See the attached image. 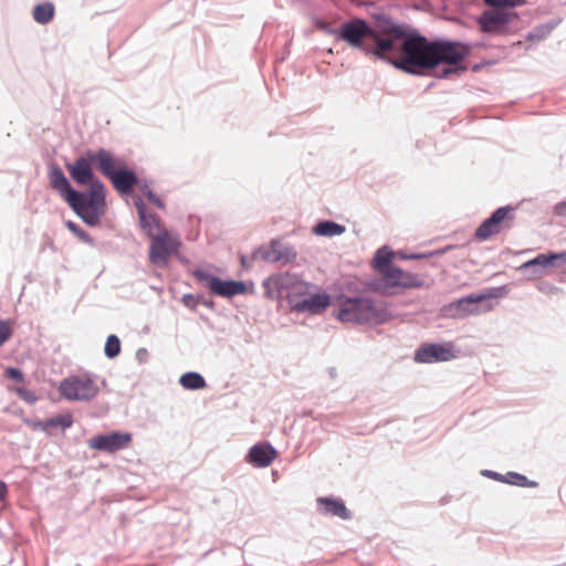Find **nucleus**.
Returning <instances> with one entry per match:
<instances>
[{
  "mask_svg": "<svg viewBox=\"0 0 566 566\" xmlns=\"http://www.w3.org/2000/svg\"><path fill=\"white\" fill-rule=\"evenodd\" d=\"M311 292H312V290L307 291L306 293H302V294H297V295H287V298H285V300L287 301V305H289L291 312L295 311V303L296 302H302V298L307 297V295Z\"/></svg>",
  "mask_w": 566,
  "mask_h": 566,
  "instance_id": "obj_48",
  "label": "nucleus"
},
{
  "mask_svg": "<svg viewBox=\"0 0 566 566\" xmlns=\"http://www.w3.org/2000/svg\"><path fill=\"white\" fill-rule=\"evenodd\" d=\"M563 265H566V251L541 253L523 263L520 270L524 274L530 273L532 276H539L545 268H560Z\"/></svg>",
  "mask_w": 566,
  "mask_h": 566,
  "instance_id": "obj_16",
  "label": "nucleus"
},
{
  "mask_svg": "<svg viewBox=\"0 0 566 566\" xmlns=\"http://www.w3.org/2000/svg\"><path fill=\"white\" fill-rule=\"evenodd\" d=\"M10 390L29 405H34L39 399L34 391L23 386L11 387Z\"/></svg>",
  "mask_w": 566,
  "mask_h": 566,
  "instance_id": "obj_42",
  "label": "nucleus"
},
{
  "mask_svg": "<svg viewBox=\"0 0 566 566\" xmlns=\"http://www.w3.org/2000/svg\"><path fill=\"white\" fill-rule=\"evenodd\" d=\"M504 289L505 286L492 287L488 292L472 293L444 304L440 308V316L443 318L461 319L469 315L488 312L492 308L488 301L501 297Z\"/></svg>",
  "mask_w": 566,
  "mask_h": 566,
  "instance_id": "obj_4",
  "label": "nucleus"
},
{
  "mask_svg": "<svg viewBox=\"0 0 566 566\" xmlns=\"http://www.w3.org/2000/svg\"><path fill=\"white\" fill-rule=\"evenodd\" d=\"M191 275L209 291L218 296L231 298L248 293V285L244 281L223 280L202 269H195Z\"/></svg>",
  "mask_w": 566,
  "mask_h": 566,
  "instance_id": "obj_8",
  "label": "nucleus"
},
{
  "mask_svg": "<svg viewBox=\"0 0 566 566\" xmlns=\"http://www.w3.org/2000/svg\"><path fill=\"white\" fill-rule=\"evenodd\" d=\"M558 23V20H551L546 23L538 24L527 32L525 40L532 43H538L546 39Z\"/></svg>",
  "mask_w": 566,
  "mask_h": 566,
  "instance_id": "obj_26",
  "label": "nucleus"
},
{
  "mask_svg": "<svg viewBox=\"0 0 566 566\" xmlns=\"http://www.w3.org/2000/svg\"><path fill=\"white\" fill-rule=\"evenodd\" d=\"M444 65L446 66H443L440 70H437V69L434 70L436 76L438 78H448L452 74H459V73L467 71L465 65H453V64H444Z\"/></svg>",
  "mask_w": 566,
  "mask_h": 566,
  "instance_id": "obj_44",
  "label": "nucleus"
},
{
  "mask_svg": "<svg viewBox=\"0 0 566 566\" xmlns=\"http://www.w3.org/2000/svg\"><path fill=\"white\" fill-rule=\"evenodd\" d=\"M65 227L76 237L78 238L81 241L90 244V245H95V240L94 238L85 230H83L77 223H75L74 221H66L65 222Z\"/></svg>",
  "mask_w": 566,
  "mask_h": 566,
  "instance_id": "obj_36",
  "label": "nucleus"
},
{
  "mask_svg": "<svg viewBox=\"0 0 566 566\" xmlns=\"http://www.w3.org/2000/svg\"><path fill=\"white\" fill-rule=\"evenodd\" d=\"M377 28H375L382 35H394V38H400V41L407 35L409 30L412 28L395 22L390 17L386 14H378L376 17Z\"/></svg>",
  "mask_w": 566,
  "mask_h": 566,
  "instance_id": "obj_24",
  "label": "nucleus"
},
{
  "mask_svg": "<svg viewBox=\"0 0 566 566\" xmlns=\"http://www.w3.org/2000/svg\"><path fill=\"white\" fill-rule=\"evenodd\" d=\"M91 155L97 169L108 179L124 164L120 159L115 158L109 150L102 147L97 150L91 149Z\"/></svg>",
  "mask_w": 566,
  "mask_h": 566,
  "instance_id": "obj_21",
  "label": "nucleus"
},
{
  "mask_svg": "<svg viewBox=\"0 0 566 566\" xmlns=\"http://www.w3.org/2000/svg\"><path fill=\"white\" fill-rule=\"evenodd\" d=\"M148 357H149V353H148V350L146 348L142 347V348L137 349V352H136V359L140 364L147 363Z\"/></svg>",
  "mask_w": 566,
  "mask_h": 566,
  "instance_id": "obj_51",
  "label": "nucleus"
},
{
  "mask_svg": "<svg viewBox=\"0 0 566 566\" xmlns=\"http://www.w3.org/2000/svg\"><path fill=\"white\" fill-rule=\"evenodd\" d=\"M182 304L189 310H196L197 305L201 304L209 310H214V301L206 297L203 294H185L181 298Z\"/></svg>",
  "mask_w": 566,
  "mask_h": 566,
  "instance_id": "obj_32",
  "label": "nucleus"
},
{
  "mask_svg": "<svg viewBox=\"0 0 566 566\" xmlns=\"http://www.w3.org/2000/svg\"><path fill=\"white\" fill-rule=\"evenodd\" d=\"M45 424L48 426V429L60 427L63 430H65V429H69L72 427L73 417L71 413L59 415V416L46 419Z\"/></svg>",
  "mask_w": 566,
  "mask_h": 566,
  "instance_id": "obj_37",
  "label": "nucleus"
},
{
  "mask_svg": "<svg viewBox=\"0 0 566 566\" xmlns=\"http://www.w3.org/2000/svg\"><path fill=\"white\" fill-rule=\"evenodd\" d=\"M134 205L137 209L138 218H145L146 214L149 212L147 211V207L144 202V200L140 197L134 198Z\"/></svg>",
  "mask_w": 566,
  "mask_h": 566,
  "instance_id": "obj_50",
  "label": "nucleus"
},
{
  "mask_svg": "<svg viewBox=\"0 0 566 566\" xmlns=\"http://www.w3.org/2000/svg\"><path fill=\"white\" fill-rule=\"evenodd\" d=\"M366 285L374 292H381L388 294L389 286H387L386 280L382 279H373L366 283Z\"/></svg>",
  "mask_w": 566,
  "mask_h": 566,
  "instance_id": "obj_46",
  "label": "nucleus"
},
{
  "mask_svg": "<svg viewBox=\"0 0 566 566\" xmlns=\"http://www.w3.org/2000/svg\"><path fill=\"white\" fill-rule=\"evenodd\" d=\"M287 277L289 284L285 286L284 298H287V295H297L306 293L307 291H311L315 287L313 284L301 280L296 274L287 272Z\"/></svg>",
  "mask_w": 566,
  "mask_h": 566,
  "instance_id": "obj_29",
  "label": "nucleus"
},
{
  "mask_svg": "<svg viewBox=\"0 0 566 566\" xmlns=\"http://www.w3.org/2000/svg\"><path fill=\"white\" fill-rule=\"evenodd\" d=\"M140 187V190L142 192L144 193V196L153 203L155 205L157 208L159 209H164L165 208V203L164 201L150 189L147 180H143L140 181V184L138 185Z\"/></svg>",
  "mask_w": 566,
  "mask_h": 566,
  "instance_id": "obj_40",
  "label": "nucleus"
},
{
  "mask_svg": "<svg viewBox=\"0 0 566 566\" xmlns=\"http://www.w3.org/2000/svg\"><path fill=\"white\" fill-rule=\"evenodd\" d=\"M392 66L411 75H429L434 70L433 39H428L415 28L409 30L400 41V55Z\"/></svg>",
  "mask_w": 566,
  "mask_h": 566,
  "instance_id": "obj_2",
  "label": "nucleus"
},
{
  "mask_svg": "<svg viewBox=\"0 0 566 566\" xmlns=\"http://www.w3.org/2000/svg\"><path fill=\"white\" fill-rule=\"evenodd\" d=\"M331 296L323 293L311 292L302 302L295 303V313L318 315L322 314L331 305Z\"/></svg>",
  "mask_w": 566,
  "mask_h": 566,
  "instance_id": "obj_18",
  "label": "nucleus"
},
{
  "mask_svg": "<svg viewBox=\"0 0 566 566\" xmlns=\"http://www.w3.org/2000/svg\"><path fill=\"white\" fill-rule=\"evenodd\" d=\"M338 302L339 308L336 317L343 323L379 325L387 323L392 317L386 303L377 302L371 297L340 295Z\"/></svg>",
  "mask_w": 566,
  "mask_h": 566,
  "instance_id": "obj_3",
  "label": "nucleus"
},
{
  "mask_svg": "<svg viewBox=\"0 0 566 566\" xmlns=\"http://www.w3.org/2000/svg\"><path fill=\"white\" fill-rule=\"evenodd\" d=\"M392 286H399L402 289H418L423 285V281L418 274L405 272L401 281H395L391 283Z\"/></svg>",
  "mask_w": 566,
  "mask_h": 566,
  "instance_id": "obj_35",
  "label": "nucleus"
},
{
  "mask_svg": "<svg viewBox=\"0 0 566 566\" xmlns=\"http://www.w3.org/2000/svg\"><path fill=\"white\" fill-rule=\"evenodd\" d=\"M392 258L394 252L390 250L389 247L384 245L379 248L373 258L374 269L382 274L385 270L392 265Z\"/></svg>",
  "mask_w": 566,
  "mask_h": 566,
  "instance_id": "obj_27",
  "label": "nucleus"
},
{
  "mask_svg": "<svg viewBox=\"0 0 566 566\" xmlns=\"http://www.w3.org/2000/svg\"><path fill=\"white\" fill-rule=\"evenodd\" d=\"M139 224L148 238L157 235L155 230H157L159 233L164 230L160 226L159 218L155 213H148L144 219L139 218Z\"/></svg>",
  "mask_w": 566,
  "mask_h": 566,
  "instance_id": "obj_33",
  "label": "nucleus"
},
{
  "mask_svg": "<svg viewBox=\"0 0 566 566\" xmlns=\"http://www.w3.org/2000/svg\"><path fill=\"white\" fill-rule=\"evenodd\" d=\"M252 260H251V256L248 258L247 255L244 254H241L240 255V263L241 265L244 268V269H251L252 268Z\"/></svg>",
  "mask_w": 566,
  "mask_h": 566,
  "instance_id": "obj_53",
  "label": "nucleus"
},
{
  "mask_svg": "<svg viewBox=\"0 0 566 566\" xmlns=\"http://www.w3.org/2000/svg\"><path fill=\"white\" fill-rule=\"evenodd\" d=\"M113 187L120 195H129L133 192L134 187L140 184V180L137 174L129 169L125 164H123L113 176L109 178Z\"/></svg>",
  "mask_w": 566,
  "mask_h": 566,
  "instance_id": "obj_19",
  "label": "nucleus"
},
{
  "mask_svg": "<svg viewBox=\"0 0 566 566\" xmlns=\"http://www.w3.org/2000/svg\"><path fill=\"white\" fill-rule=\"evenodd\" d=\"M515 17H517L516 12H507L502 9L492 8L480 14L478 24L482 33L504 34L507 24H510Z\"/></svg>",
  "mask_w": 566,
  "mask_h": 566,
  "instance_id": "obj_14",
  "label": "nucleus"
},
{
  "mask_svg": "<svg viewBox=\"0 0 566 566\" xmlns=\"http://www.w3.org/2000/svg\"><path fill=\"white\" fill-rule=\"evenodd\" d=\"M329 374H331L332 377H335L336 369L334 367L329 368Z\"/></svg>",
  "mask_w": 566,
  "mask_h": 566,
  "instance_id": "obj_55",
  "label": "nucleus"
},
{
  "mask_svg": "<svg viewBox=\"0 0 566 566\" xmlns=\"http://www.w3.org/2000/svg\"><path fill=\"white\" fill-rule=\"evenodd\" d=\"M280 262L284 265L294 263L297 259V252L291 245H283L279 248Z\"/></svg>",
  "mask_w": 566,
  "mask_h": 566,
  "instance_id": "obj_41",
  "label": "nucleus"
},
{
  "mask_svg": "<svg viewBox=\"0 0 566 566\" xmlns=\"http://www.w3.org/2000/svg\"><path fill=\"white\" fill-rule=\"evenodd\" d=\"M54 4L50 1L39 3L33 8V19L40 24L49 23L54 18Z\"/></svg>",
  "mask_w": 566,
  "mask_h": 566,
  "instance_id": "obj_31",
  "label": "nucleus"
},
{
  "mask_svg": "<svg viewBox=\"0 0 566 566\" xmlns=\"http://www.w3.org/2000/svg\"><path fill=\"white\" fill-rule=\"evenodd\" d=\"M318 511L326 516H336L344 521L353 517L352 512L347 509L345 502L339 497L321 496L316 500Z\"/></svg>",
  "mask_w": 566,
  "mask_h": 566,
  "instance_id": "obj_20",
  "label": "nucleus"
},
{
  "mask_svg": "<svg viewBox=\"0 0 566 566\" xmlns=\"http://www.w3.org/2000/svg\"><path fill=\"white\" fill-rule=\"evenodd\" d=\"M48 177L50 186L60 193L72 211L83 221L84 213L80 201L84 197L83 191L72 187L64 171L55 161L49 163Z\"/></svg>",
  "mask_w": 566,
  "mask_h": 566,
  "instance_id": "obj_7",
  "label": "nucleus"
},
{
  "mask_svg": "<svg viewBox=\"0 0 566 566\" xmlns=\"http://www.w3.org/2000/svg\"><path fill=\"white\" fill-rule=\"evenodd\" d=\"M332 33L338 40L346 42L354 49L360 50L366 55L371 38L376 34V29L367 20L357 17L343 22Z\"/></svg>",
  "mask_w": 566,
  "mask_h": 566,
  "instance_id": "obj_6",
  "label": "nucleus"
},
{
  "mask_svg": "<svg viewBox=\"0 0 566 566\" xmlns=\"http://www.w3.org/2000/svg\"><path fill=\"white\" fill-rule=\"evenodd\" d=\"M98 376L85 371L78 375H70L59 385L61 396L69 401H91L99 392Z\"/></svg>",
  "mask_w": 566,
  "mask_h": 566,
  "instance_id": "obj_5",
  "label": "nucleus"
},
{
  "mask_svg": "<svg viewBox=\"0 0 566 566\" xmlns=\"http://www.w3.org/2000/svg\"><path fill=\"white\" fill-rule=\"evenodd\" d=\"M93 164L91 149L75 158L74 161L65 164L71 179L77 186L87 187V190L83 191L84 197L80 201L84 213L83 222L88 227L99 226L107 207L106 187L96 176Z\"/></svg>",
  "mask_w": 566,
  "mask_h": 566,
  "instance_id": "obj_1",
  "label": "nucleus"
},
{
  "mask_svg": "<svg viewBox=\"0 0 566 566\" xmlns=\"http://www.w3.org/2000/svg\"><path fill=\"white\" fill-rule=\"evenodd\" d=\"M276 457V449L270 442L264 441L258 442L249 449L245 461L254 468H266Z\"/></svg>",
  "mask_w": 566,
  "mask_h": 566,
  "instance_id": "obj_17",
  "label": "nucleus"
},
{
  "mask_svg": "<svg viewBox=\"0 0 566 566\" xmlns=\"http://www.w3.org/2000/svg\"><path fill=\"white\" fill-rule=\"evenodd\" d=\"M397 54L400 55V38L382 35L376 30L366 55L392 65V62L398 59Z\"/></svg>",
  "mask_w": 566,
  "mask_h": 566,
  "instance_id": "obj_11",
  "label": "nucleus"
},
{
  "mask_svg": "<svg viewBox=\"0 0 566 566\" xmlns=\"http://www.w3.org/2000/svg\"><path fill=\"white\" fill-rule=\"evenodd\" d=\"M120 349L122 345L118 336L115 334L108 335L104 346V355L108 359H114L120 354Z\"/></svg>",
  "mask_w": 566,
  "mask_h": 566,
  "instance_id": "obj_34",
  "label": "nucleus"
},
{
  "mask_svg": "<svg viewBox=\"0 0 566 566\" xmlns=\"http://www.w3.org/2000/svg\"><path fill=\"white\" fill-rule=\"evenodd\" d=\"M515 209L511 206H504L495 209L475 230L474 238L478 241H485L494 234L500 233L502 227H507L506 222L514 219Z\"/></svg>",
  "mask_w": 566,
  "mask_h": 566,
  "instance_id": "obj_12",
  "label": "nucleus"
},
{
  "mask_svg": "<svg viewBox=\"0 0 566 566\" xmlns=\"http://www.w3.org/2000/svg\"><path fill=\"white\" fill-rule=\"evenodd\" d=\"M484 3L491 8H517L526 3V0H483Z\"/></svg>",
  "mask_w": 566,
  "mask_h": 566,
  "instance_id": "obj_43",
  "label": "nucleus"
},
{
  "mask_svg": "<svg viewBox=\"0 0 566 566\" xmlns=\"http://www.w3.org/2000/svg\"><path fill=\"white\" fill-rule=\"evenodd\" d=\"M10 323L11 322L9 319L0 321V346H2L12 336Z\"/></svg>",
  "mask_w": 566,
  "mask_h": 566,
  "instance_id": "obj_47",
  "label": "nucleus"
},
{
  "mask_svg": "<svg viewBox=\"0 0 566 566\" xmlns=\"http://www.w3.org/2000/svg\"><path fill=\"white\" fill-rule=\"evenodd\" d=\"M279 248H281V241L272 239L269 244H262L255 248L251 254L252 261H263L265 263H277L280 262Z\"/></svg>",
  "mask_w": 566,
  "mask_h": 566,
  "instance_id": "obj_25",
  "label": "nucleus"
},
{
  "mask_svg": "<svg viewBox=\"0 0 566 566\" xmlns=\"http://www.w3.org/2000/svg\"><path fill=\"white\" fill-rule=\"evenodd\" d=\"M479 69H480V65H478V64L473 66V71H478Z\"/></svg>",
  "mask_w": 566,
  "mask_h": 566,
  "instance_id": "obj_56",
  "label": "nucleus"
},
{
  "mask_svg": "<svg viewBox=\"0 0 566 566\" xmlns=\"http://www.w3.org/2000/svg\"><path fill=\"white\" fill-rule=\"evenodd\" d=\"M472 46L455 40L433 39L434 70L441 64L464 65L463 61L471 54Z\"/></svg>",
  "mask_w": 566,
  "mask_h": 566,
  "instance_id": "obj_9",
  "label": "nucleus"
},
{
  "mask_svg": "<svg viewBox=\"0 0 566 566\" xmlns=\"http://www.w3.org/2000/svg\"><path fill=\"white\" fill-rule=\"evenodd\" d=\"M403 275L405 271L401 268L396 266L394 264L389 266L387 270H385V272L382 273V276L386 280L387 286H389V289L394 287L391 285L392 282L401 281Z\"/></svg>",
  "mask_w": 566,
  "mask_h": 566,
  "instance_id": "obj_39",
  "label": "nucleus"
},
{
  "mask_svg": "<svg viewBox=\"0 0 566 566\" xmlns=\"http://www.w3.org/2000/svg\"><path fill=\"white\" fill-rule=\"evenodd\" d=\"M483 476H488L492 480L503 482L506 484L521 486V488H536L538 486V483L536 481L530 480L526 475L510 471L505 474H501L499 472L492 471V470H483L482 471Z\"/></svg>",
  "mask_w": 566,
  "mask_h": 566,
  "instance_id": "obj_22",
  "label": "nucleus"
},
{
  "mask_svg": "<svg viewBox=\"0 0 566 566\" xmlns=\"http://www.w3.org/2000/svg\"><path fill=\"white\" fill-rule=\"evenodd\" d=\"M458 350L451 342L426 343L415 352V361L420 364L446 363L457 358Z\"/></svg>",
  "mask_w": 566,
  "mask_h": 566,
  "instance_id": "obj_10",
  "label": "nucleus"
},
{
  "mask_svg": "<svg viewBox=\"0 0 566 566\" xmlns=\"http://www.w3.org/2000/svg\"><path fill=\"white\" fill-rule=\"evenodd\" d=\"M9 489L6 482L0 480V502L4 501L8 496Z\"/></svg>",
  "mask_w": 566,
  "mask_h": 566,
  "instance_id": "obj_52",
  "label": "nucleus"
},
{
  "mask_svg": "<svg viewBox=\"0 0 566 566\" xmlns=\"http://www.w3.org/2000/svg\"><path fill=\"white\" fill-rule=\"evenodd\" d=\"M287 280V272L266 277L262 283L265 296L270 300H283L285 286L289 284Z\"/></svg>",
  "mask_w": 566,
  "mask_h": 566,
  "instance_id": "obj_23",
  "label": "nucleus"
},
{
  "mask_svg": "<svg viewBox=\"0 0 566 566\" xmlns=\"http://www.w3.org/2000/svg\"><path fill=\"white\" fill-rule=\"evenodd\" d=\"M179 384L187 390H199L207 386L203 376L197 371H187L179 378Z\"/></svg>",
  "mask_w": 566,
  "mask_h": 566,
  "instance_id": "obj_30",
  "label": "nucleus"
},
{
  "mask_svg": "<svg viewBox=\"0 0 566 566\" xmlns=\"http://www.w3.org/2000/svg\"><path fill=\"white\" fill-rule=\"evenodd\" d=\"M132 439L133 436L129 432L112 431L93 436L88 440V447L94 450L114 453L125 449Z\"/></svg>",
  "mask_w": 566,
  "mask_h": 566,
  "instance_id": "obj_15",
  "label": "nucleus"
},
{
  "mask_svg": "<svg viewBox=\"0 0 566 566\" xmlns=\"http://www.w3.org/2000/svg\"><path fill=\"white\" fill-rule=\"evenodd\" d=\"M4 376L14 382H21V384L25 382V375L18 367H12V366L7 367L4 370Z\"/></svg>",
  "mask_w": 566,
  "mask_h": 566,
  "instance_id": "obj_45",
  "label": "nucleus"
},
{
  "mask_svg": "<svg viewBox=\"0 0 566 566\" xmlns=\"http://www.w3.org/2000/svg\"><path fill=\"white\" fill-rule=\"evenodd\" d=\"M150 239L149 260L153 264L158 266L166 265L169 256L176 253L180 247V242L172 239L167 230H163Z\"/></svg>",
  "mask_w": 566,
  "mask_h": 566,
  "instance_id": "obj_13",
  "label": "nucleus"
},
{
  "mask_svg": "<svg viewBox=\"0 0 566 566\" xmlns=\"http://www.w3.org/2000/svg\"><path fill=\"white\" fill-rule=\"evenodd\" d=\"M453 247L452 245H448V247H444L442 249H437V250H433V251H430V252H426V253H411V254H405V253H399L400 258L402 260H420V259H428V258H432V256H437V255H442L444 254L447 251L451 250Z\"/></svg>",
  "mask_w": 566,
  "mask_h": 566,
  "instance_id": "obj_38",
  "label": "nucleus"
},
{
  "mask_svg": "<svg viewBox=\"0 0 566 566\" xmlns=\"http://www.w3.org/2000/svg\"><path fill=\"white\" fill-rule=\"evenodd\" d=\"M566 208V201L565 202H560L556 206V212L558 214H562L563 213V210Z\"/></svg>",
  "mask_w": 566,
  "mask_h": 566,
  "instance_id": "obj_54",
  "label": "nucleus"
},
{
  "mask_svg": "<svg viewBox=\"0 0 566 566\" xmlns=\"http://www.w3.org/2000/svg\"><path fill=\"white\" fill-rule=\"evenodd\" d=\"M522 44V41H517L516 43H514V45H521Z\"/></svg>",
  "mask_w": 566,
  "mask_h": 566,
  "instance_id": "obj_57",
  "label": "nucleus"
},
{
  "mask_svg": "<svg viewBox=\"0 0 566 566\" xmlns=\"http://www.w3.org/2000/svg\"><path fill=\"white\" fill-rule=\"evenodd\" d=\"M24 423L32 428L33 430L48 431V426L45 424V420H32L24 419Z\"/></svg>",
  "mask_w": 566,
  "mask_h": 566,
  "instance_id": "obj_49",
  "label": "nucleus"
},
{
  "mask_svg": "<svg viewBox=\"0 0 566 566\" xmlns=\"http://www.w3.org/2000/svg\"><path fill=\"white\" fill-rule=\"evenodd\" d=\"M345 231V226L332 220L321 221L313 228V232L321 237H336L343 234Z\"/></svg>",
  "mask_w": 566,
  "mask_h": 566,
  "instance_id": "obj_28",
  "label": "nucleus"
}]
</instances>
